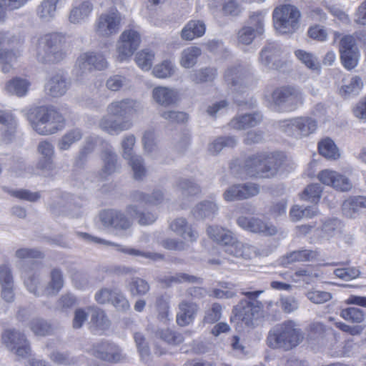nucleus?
<instances>
[{"mask_svg":"<svg viewBox=\"0 0 366 366\" xmlns=\"http://www.w3.org/2000/svg\"><path fill=\"white\" fill-rule=\"evenodd\" d=\"M283 161L284 155L281 153H257L245 159L241 174L250 177L271 178L277 174Z\"/></svg>","mask_w":366,"mask_h":366,"instance_id":"obj_1","label":"nucleus"},{"mask_svg":"<svg viewBox=\"0 0 366 366\" xmlns=\"http://www.w3.org/2000/svg\"><path fill=\"white\" fill-rule=\"evenodd\" d=\"M26 118L33 129L40 135H50L61 130L65 119L53 107L41 106L30 109Z\"/></svg>","mask_w":366,"mask_h":366,"instance_id":"obj_2","label":"nucleus"},{"mask_svg":"<svg viewBox=\"0 0 366 366\" xmlns=\"http://www.w3.org/2000/svg\"><path fill=\"white\" fill-rule=\"evenodd\" d=\"M304 338L301 329L293 320H286L272 327L267 337V344L272 349L285 351L299 345Z\"/></svg>","mask_w":366,"mask_h":366,"instance_id":"obj_3","label":"nucleus"},{"mask_svg":"<svg viewBox=\"0 0 366 366\" xmlns=\"http://www.w3.org/2000/svg\"><path fill=\"white\" fill-rule=\"evenodd\" d=\"M37 60L44 64H56L66 56V38L61 33H48L41 36L36 48Z\"/></svg>","mask_w":366,"mask_h":366,"instance_id":"obj_4","label":"nucleus"},{"mask_svg":"<svg viewBox=\"0 0 366 366\" xmlns=\"http://www.w3.org/2000/svg\"><path fill=\"white\" fill-rule=\"evenodd\" d=\"M263 290L241 292L245 298L241 300L233 308L234 317L247 326H253L254 322L263 316L264 305L257 300Z\"/></svg>","mask_w":366,"mask_h":366,"instance_id":"obj_5","label":"nucleus"},{"mask_svg":"<svg viewBox=\"0 0 366 366\" xmlns=\"http://www.w3.org/2000/svg\"><path fill=\"white\" fill-rule=\"evenodd\" d=\"M300 12L291 4L277 6L273 11L274 28L282 34L294 32L298 27Z\"/></svg>","mask_w":366,"mask_h":366,"instance_id":"obj_6","label":"nucleus"},{"mask_svg":"<svg viewBox=\"0 0 366 366\" xmlns=\"http://www.w3.org/2000/svg\"><path fill=\"white\" fill-rule=\"evenodd\" d=\"M278 127L287 135L300 139L314 133L317 127V121L310 117H298L278 122Z\"/></svg>","mask_w":366,"mask_h":366,"instance_id":"obj_7","label":"nucleus"},{"mask_svg":"<svg viewBox=\"0 0 366 366\" xmlns=\"http://www.w3.org/2000/svg\"><path fill=\"white\" fill-rule=\"evenodd\" d=\"M304 99L302 92L294 86L278 87L272 93V102L280 110H295L303 104Z\"/></svg>","mask_w":366,"mask_h":366,"instance_id":"obj_8","label":"nucleus"},{"mask_svg":"<svg viewBox=\"0 0 366 366\" xmlns=\"http://www.w3.org/2000/svg\"><path fill=\"white\" fill-rule=\"evenodd\" d=\"M136 142L134 135L129 134L124 137L122 142L123 157L128 162L134 173V178L136 180H142L147 174L144 159L140 155L135 154L133 147Z\"/></svg>","mask_w":366,"mask_h":366,"instance_id":"obj_9","label":"nucleus"},{"mask_svg":"<svg viewBox=\"0 0 366 366\" xmlns=\"http://www.w3.org/2000/svg\"><path fill=\"white\" fill-rule=\"evenodd\" d=\"M1 342L5 347L16 355L26 357L30 352L29 344L24 335L16 329H5L1 335Z\"/></svg>","mask_w":366,"mask_h":366,"instance_id":"obj_10","label":"nucleus"},{"mask_svg":"<svg viewBox=\"0 0 366 366\" xmlns=\"http://www.w3.org/2000/svg\"><path fill=\"white\" fill-rule=\"evenodd\" d=\"M21 277L27 290L36 297L44 296L42 290H39L41 275L39 264L36 262L21 261L19 264Z\"/></svg>","mask_w":366,"mask_h":366,"instance_id":"obj_11","label":"nucleus"},{"mask_svg":"<svg viewBox=\"0 0 366 366\" xmlns=\"http://www.w3.org/2000/svg\"><path fill=\"white\" fill-rule=\"evenodd\" d=\"M141 42L139 32L134 29L124 30L117 43V60L124 61L131 57Z\"/></svg>","mask_w":366,"mask_h":366,"instance_id":"obj_12","label":"nucleus"},{"mask_svg":"<svg viewBox=\"0 0 366 366\" xmlns=\"http://www.w3.org/2000/svg\"><path fill=\"white\" fill-rule=\"evenodd\" d=\"M107 111L111 116L124 119L142 114L144 105L137 99L125 98L110 103Z\"/></svg>","mask_w":366,"mask_h":366,"instance_id":"obj_13","label":"nucleus"},{"mask_svg":"<svg viewBox=\"0 0 366 366\" xmlns=\"http://www.w3.org/2000/svg\"><path fill=\"white\" fill-rule=\"evenodd\" d=\"M237 223L246 231L267 237L275 236L279 231L273 223L259 217L241 216L237 218Z\"/></svg>","mask_w":366,"mask_h":366,"instance_id":"obj_14","label":"nucleus"},{"mask_svg":"<svg viewBox=\"0 0 366 366\" xmlns=\"http://www.w3.org/2000/svg\"><path fill=\"white\" fill-rule=\"evenodd\" d=\"M122 15L116 9L102 14L97 19L95 30L99 36L109 37L118 33L120 29Z\"/></svg>","mask_w":366,"mask_h":366,"instance_id":"obj_15","label":"nucleus"},{"mask_svg":"<svg viewBox=\"0 0 366 366\" xmlns=\"http://www.w3.org/2000/svg\"><path fill=\"white\" fill-rule=\"evenodd\" d=\"M76 234L79 238L84 239V241L87 242H94L97 244H104L106 246H109L114 247L117 251L128 254L129 255L133 256H141L145 258L151 259L153 260H157V259H162L163 258V256L158 253H152V252H144L142 251H140L139 249H133V248H128L126 247H124L122 245L116 244L114 242L105 240L104 239H101L99 237H93L90 235L88 233L86 232H76Z\"/></svg>","mask_w":366,"mask_h":366,"instance_id":"obj_16","label":"nucleus"},{"mask_svg":"<svg viewBox=\"0 0 366 366\" xmlns=\"http://www.w3.org/2000/svg\"><path fill=\"white\" fill-rule=\"evenodd\" d=\"M109 63L101 53L88 51L81 54L76 60V67L81 75L94 70L103 71L108 68Z\"/></svg>","mask_w":366,"mask_h":366,"instance_id":"obj_17","label":"nucleus"},{"mask_svg":"<svg viewBox=\"0 0 366 366\" xmlns=\"http://www.w3.org/2000/svg\"><path fill=\"white\" fill-rule=\"evenodd\" d=\"M99 216L101 223L107 228H113L117 231H125L132 226L130 219L123 212L118 209H104Z\"/></svg>","mask_w":366,"mask_h":366,"instance_id":"obj_18","label":"nucleus"},{"mask_svg":"<svg viewBox=\"0 0 366 366\" xmlns=\"http://www.w3.org/2000/svg\"><path fill=\"white\" fill-rule=\"evenodd\" d=\"M282 50L276 42H268L259 54V63L267 69H277L282 65Z\"/></svg>","mask_w":366,"mask_h":366,"instance_id":"obj_19","label":"nucleus"},{"mask_svg":"<svg viewBox=\"0 0 366 366\" xmlns=\"http://www.w3.org/2000/svg\"><path fill=\"white\" fill-rule=\"evenodd\" d=\"M92 355L102 360L118 362L125 358L122 350L109 342H101L93 345Z\"/></svg>","mask_w":366,"mask_h":366,"instance_id":"obj_20","label":"nucleus"},{"mask_svg":"<svg viewBox=\"0 0 366 366\" xmlns=\"http://www.w3.org/2000/svg\"><path fill=\"white\" fill-rule=\"evenodd\" d=\"M319 180L324 184L332 186L337 190L347 192L352 189L350 180L345 176L329 169H325L318 174Z\"/></svg>","mask_w":366,"mask_h":366,"instance_id":"obj_21","label":"nucleus"},{"mask_svg":"<svg viewBox=\"0 0 366 366\" xmlns=\"http://www.w3.org/2000/svg\"><path fill=\"white\" fill-rule=\"evenodd\" d=\"M247 76V71L243 66L238 65L226 70L224 81L232 91L242 92Z\"/></svg>","mask_w":366,"mask_h":366,"instance_id":"obj_22","label":"nucleus"},{"mask_svg":"<svg viewBox=\"0 0 366 366\" xmlns=\"http://www.w3.org/2000/svg\"><path fill=\"white\" fill-rule=\"evenodd\" d=\"M223 246L224 252L233 257L252 259L257 255V248L255 247L236 240L233 235L232 241L228 244H224Z\"/></svg>","mask_w":366,"mask_h":366,"instance_id":"obj_23","label":"nucleus"},{"mask_svg":"<svg viewBox=\"0 0 366 366\" xmlns=\"http://www.w3.org/2000/svg\"><path fill=\"white\" fill-rule=\"evenodd\" d=\"M69 83L66 76L60 73L52 75L44 86L46 93L52 97H59L66 94Z\"/></svg>","mask_w":366,"mask_h":366,"instance_id":"obj_24","label":"nucleus"},{"mask_svg":"<svg viewBox=\"0 0 366 366\" xmlns=\"http://www.w3.org/2000/svg\"><path fill=\"white\" fill-rule=\"evenodd\" d=\"M199 310L197 303L183 300L179 304V311L177 314V322L180 326L189 325L195 318Z\"/></svg>","mask_w":366,"mask_h":366,"instance_id":"obj_25","label":"nucleus"},{"mask_svg":"<svg viewBox=\"0 0 366 366\" xmlns=\"http://www.w3.org/2000/svg\"><path fill=\"white\" fill-rule=\"evenodd\" d=\"M101 158L103 166L100 174L102 178H106L119 170L117 155L112 147H107L102 151Z\"/></svg>","mask_w":366,"mask_h":366,"instance_id":"obj_26","label":"nucleus"},{"mask_svg":"<svg viewBox=\"0 0 366 366\" xmlns=\"http://www.w3.org/2000/svg\"><path fill=\"white\" fill-rule=\"evenodd\" d=\"M262 120V115L259 112L244 114L233 118L229 125L237 130H244L256 127Z\"/></svg>","mask_w":366,"mask_h":366,"instance_id":"obj_27","label":"nucleus"},{"mask_svg":"<svg viewBox=\"0 0 366 366\" xmlns=\"http://www.w3.org/2000/svg\"><path fill=\"white\" fill-rule=\"evenodd\" d=\"M363 209H366V197H351L345 200L342 205V212L348 218H356Z\"/></svg>","mask_w":366,"mask_h":366,"instance_id":"obj_28","label":"nucleus"},{"mask_svg":"<svg viewBox=\"0 0 366 366\" xmlns=\"http://www.w3.org/2000/svg\"><path fill=\"white\" fill-rule=\"evenodd\" d=\"M64 280L62 271L58 268H54L49 274V281L42 290L44 296H55L64 287Z\"/></svg>","mask_w":366,"mask_h":366,"instance_id":"obj_29","label":"nucleus"},{"mask_svg":"<svg viewBox=\"0 0 366 366\" xmlns=\"http://www.w3.org/2000/svg\"><path fill=\"white\" fill-rule=\"evenodd\" d=\"M171 229L180 235L184 239L189 242H194L198 237V234L188 224L184 218H177L170 224Z\"/></svg>","mask_w":366,"mask_h":366,"instance_id":"obj_30","label":"nucleus"},{"mask_svg":"<svg viewBox=\"0 0 366 366\" xmlns=\"http://www.w3.org/2000/svg\"><path fill=\"white\" fill-rule=\"evenodd\" d=\"M92 9L93 6L89 1H84L76 4L69 12V22L74 24L84 22L88 18Z\"/></svg>","mask_w":366,"mask_h":366,"instance_id":"obj_31","label":"nucleus"},{"mask_svg":"<svg viewBox=\"0 0 366 366\" xmlns=\"http://www.w3.org/2000/svg\"><path fill=\"white\" fill-rule=\"evenodd\" d=\"M177 92L166 86H157L152 90V98L158 104L168 107L175 104Z\"/></svg>","mask_w":366,"mask_h":366,"instance_id":"obj_32","label":"nucleus"},{"mask_svg":"<svg viewBox=\"0 0 366 366\" xmlns=\"http://www.w3.org/2000/svg\"><path fill=\"white\" fill-rule=\"evenodd\" d=\"M206 26L201 20H191L182 29L181 37L184 40L190 41L200 37L205 33Z\"/></svg>","mask_w":366,"mask_h":366,"instance_id":"obj_33","label":"nucleus"},{"mask_svg":"<svg viewBox=\"0 0 366 366\" xmlns=\"http://www.w3.org/2000/svg\"><path fill=\"white\" fill-rule=\"evenodd\" d=\"M158 282L164 287H170L176 284H182L184 282L194 283L201 282V278L190 275L186 273H177L174 275H164L158 277Z\"/></svg>","mask_w":366,"mask_h":366,"instance_id":"obj_34","label":"nucleus"},{"mask_svg":"<svg viewBox=\"0 0 366 366\" xmlns=\"http://www.w3.org/2000/svg\"><path fill=\"white\" fill-rule=\"evenodd\" d=\"M318 253L315 250L300 249L287 253L282 259V264L287 265L296 262H307L315 259Z\"/></svg>","mask_w":366,"mask_h":366,"instance_id":"obj_35","label":"nucleus"},{"mask_svg":"<svg viewBox=\"0 0 366 366\" xmlns=\"http://www.w3.org/2000/svg\"><path fill=\"white\" fill-rule=\"evenodd\" d=\"M217 212L218 206L215 202L203 201L193 208L192 213L195 219H203L205 218H213Z\"/></svg>","mask_w":366,"mask_h":366,"instance_id":"obj_36","label":"nucleus"},{"mask_svg":"<svg viewBox=\"0 0 366 366\" xmlns=\"http://www.w3.org/2000/svg\"><path fill=\"white\" fill-rule=\"evenodd\" d=\"M132 197L134 201L139 203L157 205L162 202L164 193L161 189H154L150 194L139 191H135L132 193Z\"/></svg>","mask_w":366,"mask_h":366,"instance_id":"obj_37","label":"nucleus"},{"mask_svg":"<svg viewBox=\"0 0 366 366\" xmlns=\"http://www.w3.org/2000/svg\"><path fill=\"white\" fill-rule=\"evenodd\" d=\"M0 124L3 126V137L5 140L10 141L14 137L16 129V120L8 112L0 111Z\"/></svg>","mask_w":366,"mask_h":366,"instance_id":"obj_38","label":"nucleus"},{"mask_svg":"<svg viewBox=\"0 0 366 366\" xmlns=\"http://www.w3.org/2000/svg\"><path fill=\"white\" fill-rule=\"evenodd\" d=\"M30 82L28 80L16 77L6 82L5 89L11 94L21 97L27 94Z\"/></svg>","mask_w":366,"mask_h":366,"instance_id":"obj_39","label":"nucleus"},{"mask_svg":"<svg viewBox=\"0 0 366 366\" xmlns=\"http://www.w3.org/2000/svg\"><path fill=\"white\" fill-rule=\"evenodd\" d=\"M83 137L82 130L73 128L68 130L59 140L57 147L60 151L69 149L72 144L79 142Z\"/></svg>","mask_w":366,"mask_h":366,"instance_id":"obj_40","label":"nucleus"},{"mask_svg":"<svg viewBox=\"0 0 366 366\" xmlns=\"http://www.w3.org/2000/svg\"><path fill=\"white\" fill-rule=\"evenodd\" d=\"M90 313V324L97 330H105L109 328L110 322L104 312L98 307H89Z\"/></svg>","mask_w":366,"mask_h":366,"instance_id":"obj_41","label":"nucleus"},{"mask_svg":"<svg viewBox=\"0 0 366 366\" xmlns=\"http://www.w3.org/2000/svg\"><path fill=\"white\" fill-rule=\"evenodd\" d=\"M295 54L297 59L301 61L307 69L320 73L321 65L318 58L312 53L307 52L302 49H297L295 51Z\"/></svg>","mask_w":366,"mask_h":366,"instance_id":"obj_42","label":"nucleus"},{"mask_svg":"<svg viewBox=\"0 0 366 366\" xmlns=\"http://www.w3.org/2000/svg\"><path fill=\"white\" fill-rule=\"evenodd\" d=\"M363 87V81L359 76H352L340 89V94L343 97L357 95Z\"/></svg>","mask_w":366,"mask_h":366,"instance_id":"obj_43","label":"nucleus"},{"mask_svg":"<svg viewBox=\"0 0 366 366\" xmlns=\"http://www.w3.org/2000/svg\"><path fill=\"white\" fill-rule=\"evenodd\" d=\"M207 233L214 242L222 245L232 241V232L219 226H209L207 228Z\"/></svg>","mask_w":366,"mask_h":366,"instance_id":"obj_44","label":"nucleus"},{"mask_svg":"<svg viewBox=\"0 0 366 366\" xmlns=\"http://www.w3.org/2000/svg\"><path fill=\"white\" fill-rule=\"evenodd\" d=\"M59 0H44L37 8V15L44 21H49L56 16Z\"/></svg>","mask_w":366,"mask_h":366,"instance_id":"obj_45","label":"nucleus"},{"mask_svg":"<svg viewBox=\"0 0 366 366\" xmlns=\"http://www.w3.org/2000/svg\"><path fill=\"white\" fill-rule=\"evenodd\" d=\"M99 126L103 131L109 134H118L127 129L124 123L119 122L109 116L103 117L99 122Z\"/></svg>","mask_w":366,"mask_h":366,"instance_id":"obj_46","label":"nucleus"},{"mask_svg":"<svg viewBox=\"0 0 366 366\" xmlns=\"http://www.w3.org/2000/svg\"><path fill=\"white\" fill-rule=\"evenodd\" d=\"M22 44L20 38L9 33H0V51H19L18 48Z\"/></svg>","mask_w":366,"mask_h":366,"instance_id":"obj_47","label":"nucleus"},{"mask_svg":"<svg viewBox=\"0 0 366 366\" xmlns=\"http://www.w3.org/2000/svg\"><path fill=\"white\" fill-rule=\"evenodd\" d=\"M202 50L197 46H190L184 49L181 54L180 64L184 68H191L201 55Z\"/></svg>","mask_w":366,"mask_h":366,"instance_id":"obj_48","label":"nucleus"},{"mask_svg":"<svg viewBox=\"0 0 366 366\" xmlns=\"http://www.w3.org/2000/svg\"><path fill=\"white\" fill-rule=\"evenodd\" d=\"M126 212L131 217L137 219L138 222L142 225L152 224L157 219V215L152 212H141L134 205L127 207Z\"/></svg>","mask_w":366,"mask_h":366,"instance_id":"obj_49","label":"nucleus"},{"mask_svg":"<svg viewBox=\"0 0 366 366\" xmlns=\"http://www.w3.org/2000/svg\"><path fill=\"white\" fill-rule=\"evenodd\" d=\"M155 335L171 345H179L184 340L182 333L169 329L158 330L155 332Z\"/></svg>","mask_w":366,"mask_h":366,"instance_id":"obj_50","label":"nucleus"},{"mask_svg":"<svg viewBox=\"0 0 366 366\" xmlns=\"http://www.w3.org/2000/svg\"><path fill=\"white\" fill-rule=\"evenodd\" d=\"M318 214V209L315 206L305 208L299 205H294L290 212V216L293 222H297L303 218H312Z\"/></svg>","mask_w":366,"mask_h":366,"instance_id":"obj_51","label":"nucleus"},{"mask_svg":"<svg viewBox=\"0 0 366 366\" xmlns=\"http://www.w3.org/2000/svg\"><path fill=\"white\" fill-rule=\"evenodd\" d=\"M127 287L132 296L144 295L150 289L149 283L139 277H132L128 282Z\"/></svg>","mask_w":366,"mask_h":366,"instance_id":"obj_52","label":"nucleus"},{"mask_svg":"<svg viewBox=\"0 0 366 366\" xmlns=\"http://www.w3.org/2000/svg\"><path fill=\"white\" fill-rule=\"evenodd\" d=\"M318 149L320 154L327 159H336L340 156L336 145L330 138L324 139L320 142L318 144Z\"/></svg>","mask_w":366,"mask_h":366,"instance_id":"obj_53","label":"nucleus"},{"mask_svg":"<svg viewBox=\"0 0 366 366\" xmlns=\"http://www.w3.org/2000/svg\"><path fill=\"white\" fill-rule=\"evenodd\" d=\"M176 186L184 196L197 195L201 192L199 186L190 179L179 178Z\"/></svg>","mask_w":366,"mask_h":366,"instance_id":"obj_54","label":"nucleus"},{"mask_svg":"<svg viewBox=\"0 0 366 366\" xmlns=\"http://www.w3.org/2000/svg\"><path fill=\"white\" fill-rule=\"evenodd\" d=\"M217 75L215 68H205L194 71L190 74V79L195 83H202L213 81Z\"/></svg>","mask_w":366,"mask_h":366,"instance_id":"obj_55","label":"nucleus"},{"mask_svg":"<svg viewBox=\"0 0 366 366\" xmlns=\"http://www.w3.org/2000/svg\"><path fill=\"white\" fill-rule=\"evenodd\" d=\"M29 0H0V22L6 19V11L17 10L24 6Z\"/></svg>","mask_w":366,"mask_h":366,"instance_id":"obj_56","label":"nucleus"},{"mask_svg":"<svg viewBox=\"0 0 366 366\" xmlns=\"http://www.w3.org/2000/svg\"><path fill=\"white\" fill-rule=\"evenodd\" d=\"M237 142V139L234 137H220L209 144V150L211 153L216 154L224 147H234Z\"/></svg>","mask_w":366,"mask_h":366,"instance_id":"obj_57","label":"nucleus"},{"mask_svg":"<svg viewBox=\"0 0 366 366\" xmlns=\"http://www.w3.org/2000/svg\"><path fill=\"white\" fill-rule=\"evenodd\" d=\"M29 327L36 335L45 336L52 332L51 325L41 318L31 320L29 322Z\"/></svg>","mask_w":366,"mask_h":366,"instance_id":"obj_58","label":"nucleus"},{"mask_svg":"<svg viewBox=\"0 0 366 366\" xmlns=\"http://www.w3.org/2000/svg\"><path fill=\"white\" fill-rule=\"evenodd\" d=\"M340 315L346 321L353 323H361L365 320L364 312L359 308L353 307L342 309Z\"/></svg>","mask_w":366,"mask_h":366,"instance_id":"obj_59","label":"nucleus"},{"mask_svg":"<svg viewBox=\"0 0 366 366\" xmlns=\"http://www.w3.org/2000/svg\"><path fill=\"white\" fill-rule=\"evenodd\" d=\"M130 81L126 76L114 74L109 76L106 81V87L112 92H118L129 86Z\"/></svg>","mask_w":366,"mask_h":366,"instance_id":"obj_60","label":"nucleus"},{"mask_svg":"<svg viewBox=\"0 0 366 366\" xmlns=\"http://www.w3.org/2000/svg\"><path fill=\"white\" fill-rule=\"evenodd\" d=\"M96 146V139L94 137H87L84 142L82 148L80 149L76 157V164L82 165L86 161L87 157L91 154Z\"/></svg>","mask_w":366,"mask_h":366,"instance_id":"obj_61","label":"nucleus"},{"mask_svg":"<svg viewBox=\"0 0 366 366\" xmlns=\"http://www.w3.org/2000/svg\"><path fill=\"white\" fill-rule=\"evenodd\" d=\"M160 117L170 124L184 123L187 121V114L175 110H164L159 112Z\"/></svg>","mask_w":366,"mask_h":366,"instance_id":"obj_62","label":"nucleus"},{"mask_svg":"<svg viewBox=\"0 0 366 366\" xmlns=\"http://www.w3.org/2000/svg\"><path fill=\"white\" fill-rule=\"evenodd\" d=\"M154 54L148 50H142L138 52L135 57L137 65L142 69L148 71L151 69Z\"/></svg>","mask_w":366,"mask_h":366,"instance_id":"obj_63","label":"nucleus"},{"mask_svg":"<svg viewBox=\"0 0 366 366\" xmlns=\"http://www.w3.org/2000/svg\"><path fill=\"white\" fill-rule=\"evenodd\" d=\"M152 72L158 78L169 77L174 72V64L170 61H164L162 63L155 66Z\"/></svg>","mask_w":366,"mask_h":366,"instance_id":"obj_64","label":"nucleus"}]
</instances>
